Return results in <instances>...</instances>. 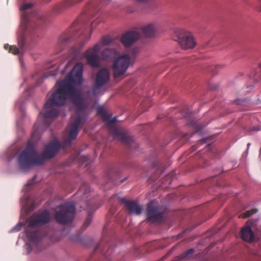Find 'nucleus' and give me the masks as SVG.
Instances as JSON below:
<instances>
[{"instance_id": "f257e3e1", "label": "nucleus", "mask_w": 261, "mask_h": 261, "mask_svg": "<svg viewBox=\"0 0 261 261\" xmlns=\"http://www.w3.org/2000/svg\"><path fill=\"white\" fill-rule=\"evenodd\" d=\"M83 72V64L77 63L65 78L57 83L56 91L44 105L45 109L51 108L55 105L63 106L67 98H69L76 108L75 115L71 117L68 136L62 142L64 149L70 147L72 141L76 138L82 117L85 115L87 108V103L74 86V85H80L82 83Z\"/></svg>"}, {"instance_id": "f03ea898", "label": "nucleus", "mask_w": 261, "mask_h": 261, "mask_svg": "<svg viewBox=\"0 0 261 261\" xmlns=\"http://www.w3.org/2000/svg\"><path fill=\"white\" fill-rule=\"evenodd\" d=\"M62 147V143L59 141L54 140L45 147L42 154L36 150L34 142L32 140L28 142L26 148L20 152L18 157V164L23 170H27L34 165L43 164L47 159L53 158Z\"/></svg>"}, {"instance_id": "7ed1b4c3", "label": "nucleus", "mask_w": 261, "mask_h": 261, "mask_svg": "<svg viewBox=\"0 0 261 261\" xmlns=\"http://www.w3.org/2000/svg\"><path fill=\"white\" fill-rule=\"evenodd\" d=\"M62 147V143L59 141L54 140L45 147L42 154L36 150L34 142L32 140L28 142L26 148L20 152L18 157V164L23 170H27L34 165L43 164L47 159L53 158Z\"/></svg>"}, {"instance_id": "20e7f679", "label": "nucleus", "mask_w": 261, "mask_h": 261, "mask_svg": "<svg viewBox=\"0 0 261 261\" xmlns=\"http://www.w3.org/2000/svg\"><path fill=\"white\" fill-rule=\"evenodd\" d=\"M45 21V18L41 14H37L33 17L24 12L22 15V22L20 25L21 31L18 37V43L20 49L16 46L5 44L4 47L14 55H18L23 50L27 37L30 36L34 38L36 34L37 27L41 26Z\"/></svg>"}, {"instance_id": "39448f33", "label": "nucleus", "mask_w": 261, "mask_h": 261, "mask_svg": "<svg viewBox=\"0 0 261 261\" xmlns=\"http://www.w3.org/2000/svg\"><path fill=\"white\" fill-rule=\"evenodd\" d=\"M77 193L81 196L82 205L81 208L86 209L88 212V217L86 219L82 228L86 229L92 222V215L94 212L99 207L95 205L96 200L91 196V191L89 186L87 184H83L80 187Z\"/></svg>"}, {"instance_id": "423d86ee", "label": "nucleus", "mask_w": 261, "mask_h": 261, "mask_svg": "<svg viewBox=\"0 0 261 261\" xmlns=\"http://www.w3.org/2000/svg\"><path fill=\"white\" fill-rule=\"evenodd\" d=\"M55 214L56 221L62 225H66L71 222L75 214V206L73 203L66 202L58 207Z\"/></svg>"}, {"instance_id": "0eeeda50", "label": "nucleus", "mask_w": 261, "mask_h": 261, "mask_svg": "<svg viewBox=\"0 0 261 261\" xmlns=\"http://www.w3.org/2000/svg\"><path fill=\"white\" fill-rule=\"evenodd\" d=\"M174 39L178 42L184 49L194 47L196 43L191 34L182 29H176L174 31Z\"/></svg>"}, {"instance_id": "6e6552de", "label": "nucleus", "mask_w": 261, "mask_h": 261, "mask_svg": "<svg viewBox=\"0 0 261 261\" xmlns=\"http://www.w3.org/2000/svg\"><path fill=\"white\" fill-rule=\"evenodd\" d=\"M117 121L116 118H111L107 121L108 126L109 127L110 133L114 136L115 138L118 139L122 141V143L126 144L128 147H132L134 142L132 139L129 137L128 135L122 131L120 130L114 123Z\"/></svg>"}, {"instance_id": "1a4fd4ad", "label": "nucleus", "mask_w": 261, "mask_h": 261, "mask_svg": "<svg viewBox=\"0 0 261 261\" xmlns=\"http://www.w3.org/2000/svg\"><path fill=\"white\" fill-rule=\"evenodd\" d=\"M130 63V58L129 55L125 54L118 57L114 61L112 69L115 78L120 77L124 74L128 69Z\"/></svg>"}, {"instance_id": "9d476101", "label": "nucleus", "mask_w": 261, "mask_h": 261, "mask_svg": "<svg viewBox=\"0 0 261 261\" xmlns=\"http://www.w3.org/2000/svg\"><path fill=\"white\" fill-rule=\"evenodd\" d=\"M100 49V43H98L93 47L88 48L83 54V57L86 59L88 64L92 67H98L99 66L101 58L98 56V54Z\"/></svg>"}, {"instance_id": "9b49d317", "label": "nucleus", "mask_w": 261, "mask_h": 261, "mask_svg": "<svg viewBox=\"0 0 261 261\" xmlns=\"http://www.w3.org/2000/svg\"><path fill=\"white\" fill-rule=\"evenodd\" d=\"M146 221L151 223H159L163 221L164 212L160 206L148 203L146 209Z\"/></svg>"}, {"instance_id": "f8f14e48", "label": "nucleus", "mask_w": 261, "mask_h": 261, "mask_svg": "<svg viewBox=\"0 0 261 261\" xmlns=\"http://www.w3.org/2000/svg\"><path fill=\"white\" fill-rule=\"evenodd\" d=\"M50 220V214L47 210H44L33 214L30 219L28 227H39L48 223Z\"/></svg>"}, {"instance_id": "ddd939ff", "label": "nucleus", "mask_w": 261, "mask_h": 261, "mask_svg": "<svg viewBox=\"0 0 261 261\" xmlns=\"http://www.w3.org/2000/svg\"><path fill=\"white\" fill-rule=\"evenodd\" d=\"M27 236L28 238L30 244H26V247L28 253H30L36 246L38 247L41 244V240L43 234L40 231H32L27 228L25 230Z\"/></svg>"}, {"instance_id": "4468645a", "label": "nucleus", "mask_w": 261, "mask_h": 261, "mask_svg": "<svg viewBox=\"0 0 261 261\" xmlns=\"http://www.w3.org/2000/svg\"><path fill=\"white\" fill-rule=\"evenodd\" d=\"M122 202L125 204V207L129 214L137 216L141 214L143 207L137 200L123 199Z\"/></svg>"}, {"instance_id": "2eb2a0df", "label": "nucleus", "mask_w": 261, "mask_h": 261, "mask_svg": "<svg viewBox=\"0 0 261 261\" xmlns=\"http://www.w3.org/2000/svg\"><path fill=\"white\" fill-rule=\"evenodd\" d=\"M140 34L134 31L124 33L121 38V42L125 47H128L135 43L140 38Z\"/></svg>"}, {"instance_id": "dca6fc26", "label": "nucleus", "mask_w": 261, "mask_h": 261, "mask_svg": "<svg viewBox=\"0 0 261 261\" xmlns=\"http://www.w3.org/2000/svg\"><path fill=\"white\" fill-rule=\"evenodd\" d=\"M76 22H74L71 27L63 33L59 38L58 44L61 48H63L64 45L67 44L75 35V29L74 27Z\"/></svg>"}, {"instance_id": "f3484780", "label": "nucleus", "mask_w": 261, "mask_h": 261, "mask_svg": "<svg viewBox=\"0 0 261 261\" xmlns=\"http://www.w3.org/2000/svg\"><path fill=\"white\" fill-rule=\"evenodd\" d=\"M83 0H65L55 5L53 8V10L55 13L60 14L63 13L66 9L80 3Z\"/></svg>"}, {"instance_id": "a211bd4d", "label": "nucleus", "mask_w": 261, "mask_h": 261, "mask_svg": "<svg viewBox=\"0 0 261 261\" xmlns=\"http://www.w3.org/2000/svg\"><path fill=\"white\" fill-rule=\"evenodd\" d=\"M118 55L119 53L115 49L107 48L102 51L100 58L102 60L111 61L115 59Z\"/></svg>"}, {"instance_id": "6ab92c4d", "label": "nucleus", "mask_w": 261, "mask_h": 261, "mask_svg": "<svg viewBox=\"0 0 261 261\" xmlns=\"http://www.w3.org/2000/svg\"><path fill=\"white\" fill-rule=\"evenodd\" d=\"M110 79V73L106 69H100L97 74L95 83L103 86Z\"/></svg>"}, {"instance_id": "aec40b11", "label": "nucleus", "mask_w": 261, "mask_h": 261, "mask_svg": "<svg viewBox=\"0 0 261 261\" xmlns=\"http://www.w3.org/2000/svg\"><path fill=\"white\" fill-rule=\"evenodd\" d=\"M241 237L245 241L251 242L254 239V234L249 226L245 227L241 230Z\"/></svg>"}, {"instance_id": "412c9836", "label": "nucleus", "mask_w": 261, "mask_h": 261, "mask_svg": "<svg viewBox=\"0 0 261 261\" xmlns=\"http://www.w3.org/2000/svg\"><path fill=\"white\" fill-rule=\"evenodd\" d=\"M59 114V110L57 109H51L48 111L45 112L43 115V117L44 118V123L46 125V126H48L50 122H48L47 119H54L58 117Z\"/></svg>"}, {"instance_id": "4be33fe9", "label": "nucleus", "mask_w": 261, "mask_h": 261, "mask_svg": "<svg viewBox=\"0 0 261 261\" xmlns=\"http://www.w3.org/2000/svg\"><path fill=\"white\" fill-rule=\"evenodd\" d=\"M156 27L154 24L150 23L142 28V32L146 37H151L154 35Z\"/></svg>"}, {"instance_id": "5701e85b", "label": "nucleus", "mask_w": 261, "mask_h": 261, "mask_svg": "<svg viewBox=\"0 0 261 261\" xmlns=\"http://www.w3.org/2000/svg\"><path fill=\"white\" fill-rule=\"evenodd\" d=\"M97 113L101 116L104 121H107L110 120V115L104 108L102 107H98L97 109Z\"/></svg>"}, {"instance_id": "b1692460", "label": "nucleus", "mask_w": 261, "mask_h": 261, "mask_svg": "<svg viewBox=\"0 0 261 261\" xmlns=\"http://www.w3.org/2000/svg\"><path fill=\"white\" fill-rule=\"evenodd\" d=\"M107 176L110 180L114 181L117 179V172L115 169H111L107 172Z\"/></svg>"}, {"instance_id": "393cba45", "label": "nucleus", "mask_w": 261, "mask_h": 261, "mask_svg": "<svg viewBox=\"0 0 261 261\" xmlns=\"http://www.w3.org/2000/svg\"><path fill=\"white\" fill-rule=\"evenodd\" d=\"M194 250L193 249H190L184 252L180 256H177L175 261H179L180 259L182 258H188L189 257L190 255L192 254L193 253H194Z\"/></svg>"}, {"instance_id": "a878e982", "label": "nucleus", "mask_w": 261, "mask_h": 261, "mask_svg": "<svg viewBox=\"0 0 261 261\" xmlns=\"http://www.w3.org/2000/svg\"><path fill=\"white\" fill-rule=\"evenodd\" d=\"M188 124L190 126L193 127L195 129L196 132H198L200 131L203 127V126H201L199 123V122L194 120H192L191 121H190Z\"/></svg>"}, {"instance_id": "bb28decb", "label": "nucleus", "mask_w": 261, "mask_h": 261, "mask_svg": "<svg viewBox=\"0 0 261 261\" xmlns=\"http://www.w3.org/2000/svg\"><path fill=\"white\" fill-rule=\"evenodd\" d=\"M95 11H97V8H96L94 3H91L86 6L85 13L86 15H91L92 12Z\"/></svg>"}, {"instance_id": "cd10ccee", "label": "nucleus", "mask_w": 261, "mask_h": 261, "mask_svg": "<svg viewBox=\"0 0 261 261\" xmlns=\"http://www.w3.org/2000/svg\"><path fill=\"white\" fill-rule=\"evenodd\" d=\"M102 86V85H101L100 84L98 85L97 84V83H95L92 88L93 95L94 96H97L100 93L101 89Z\"/></svg>"}, {"instance_id": "c85d7f7f", "label": "nucleus", "mask_w": 261, "mask_h": 261, "mask_svg": "<svg viewBox=\"0 0 261 261\" xmlns=\"http://www.w3.org/2000/svg\"><path fill=\"white\" fill-rule=\"evenodd\" d=\"M235 102H236V105L239 106V108L242 109H246L248 103L247 100L242 99H236Z\"/></svg>"}, {"instance_id": "c756f323", "label": "nucleus", "mask_w": 261, "mask_h": 261, "mask_svg": "<svg viewBox=\"0 0 261 261\" xmlns=\"http://www.w3.org/2000/svg\"><path fill=\"white\" fill-rule=\"evenodd\" d=\"M112 38L109 36H103L101 39V43L103 46L108 45L112 42Z\"/></svg>"}, {"instance_id": "7c9ffc66", "label": "nucleus", "mask_w": 261, "mask_h": 261, "mask_svg": "<svg viewBox=\"0 0 261 261\" xmlns=\"http://www.w3.org/2000/svg\"><path fill=\"white\" fill-rule=\"evenodd\" d=\"M257 211L258 210L256 208H252L250 210L247 211L243 214L242 217L244 218L249 217L253 214L256 213Z\"/></svg>"}, {"instance_id": "2f4dec72", "label": "nucleus", "mask_w": 261, "mask_h": 261, "mask_svg": "<svg viewBox=\"0 0 261 261\" xmlns=\"http://www.w3.org/2000/svg\"><path fill=\"white\" fill-rule=\"evenodd\" d=\"M33 7V5L32 4H27L22 5L20 8L21 11H25L26 10L29 9Z\"/></svg>"}, {"instance_id": "473e14b6", "label": "nucleus", "mask_w": 261, "mask_h": 261, "mask_svg": "<svg viewBox=\"0 0 261 261\" xmlns=\"http://www.w3.org/2000/svg\"><path fill=\"white\" fill-rule=\"evenodd\" d=\"M140 48L139 47H134L133 49H132V54L133 56H135L136 55H137L138 53L140 52Z\"/></svg>"}, {"instance_id": "72a5a7b5", "label": "nucleus", "mask_w": 261, "mask_h": 261, "mask_svg": "<svg viewBox=\"0 0 261 261\" xmlns=\"http://www.w3.org/2000/svg\"><path fill=\"white\" fill-rule=\"evenodd\" d=\"M35 178H36V176H35L32 179L28 181L26 186H29L32 185L35 182Z\"/></svg>"}, {"instance_id": "f704fd0d", "label": "nucleus", "mask_w": 261, "mask_h": 261, "mask_svg": "<svg viewBox=\"0 0 261 261\" xmlns=\"http://www.w3.org/2000/svg\"><path fill=\"white\" fill-rule=\"evenodd\" d=\"M256 71H254L253 72H252V73H251V77H252L253 79H254V80H257V79L258 77H259V76H260L259 74H258V76H257V77H256Z\"/></svg>"}, {"instance_id": "c9c22d12", "label": "nucleus", "mask_w": 261, "mask_h": 261, "mask_svg": "<svg viewBox=\"0 0 261 261\" xmlns=\"http://www.w3.org/2000/svg\"><path fill=\"white\" fill-rule=\"evenodd\" d=\"M111 250H112V249L111 248H109L108 250V252H105L104 254H105V255L106 256V258H107V261H110V259L108 257V256L110 254V253H111Z\"/></svg>"}, {"instance_id": "e433bc0d", "label": "nucleus", "mask_w": 261, "mask_h": 261, "mask_svg": "<svg viewBox=\"0 0 261 261\" xmlns=\"http://www.w3.org/2000/svg\"><path fill=\"white\" fill-rule=\"evenodd\" d=\"M58 72L57 71H55L54 72H51L49 74V75H50V76H55L57 74Z\"/></svg>"}, {"instance_id": "4c0bfd02", "label": "nucleus", "mask_w": 261, "mask_h": 261, "mask_svg": "<svg viewBox=\"0 0 261 261\" xmlns=\"http://www.w3.org/2000/svg\"><path fill=\"white\" fill-rule=\"evenodd\" d=\"M96 23V22L95 21H93L91 22V29L92 30L94 26L95 25V24Z\"/></svg>"}, {"instance_id": "58836bf2", "label": "nucleus", "mask_w": 261, "mask_h": 261, "mask_svg": "<svg viewBox=\"0 0 261 261\" xmlns=\"http://www.w3.org/2000/svg\"><path fill=\"white\" fill-rule=\"evenodd\" d=\"M137 1H138V2H140V3H146L148 1V0H136Z\"/></svg>"}, {"instance_id": "ea45409f", "label": "nucleus", "mask_w": 261, "mask_h": 261, "mask_svg": "<svg viewBox=\"0 0 261 261\" xmlns=\"http://www.w3.org/2000/svg\"><path fill=\"white\" fill-rule=\"evenodd\" d=\"M174 250V248H172V249H171L166 254V255H170V254H171V253L172 252V251Z\"/></svg>"}, {"instance_id": "a19ab883", "label": "nucleus", "mask_w": 261, "mask_h": 261, "mask_svg": "<svg viewBox=\"0 0 261 261\" xmlns=\"http://www.w3.org/2000/svg\"><path fill=\"white\" fill-rule=\"evenodd\" d=\"M109 1V0H101V3H103V4H107V2Z\"/></svg>"}, {"instance_id": "79ce46f5", "label": "nucleus", "mask_w": 261, "mask_h": 261, "mask_svg": "<svg viewBox=\"0 0 261 261\" xmlns=\"http://www.w3.org/2000/svg\"><path fill=\"white\" fill-rule=\"evenodd\" d=\"M45 3H48L51 0H43Z\"/></svg>"}, {"instance_id": "37998d69", "label": "nucleus", "mask_w": 261, "mask_h": 261, "mask_svg": "<svg viewBox=\"0 0 261 261\" xmlns=\"http://www.w3.org/2000/svg\"><path fill=\"white\" fill-rule=\"evenodd\" d=\"M69 65V63L67 64V65H66L65 67V70L63 71V72H65V70L66 69V68L68 67Z\"/></svg>"}, {"instance_id": "c03bdc74", "label": "nucleus", "mask_w": 261, "mask_h": 261, "mask_svg": "<svg viewBox=\"0 0 261 261\" xmlns=\"http://www.w3.org/2000/svg\"><path fill=\"white\" fill-rule=\"evenodd\" d=\"M195 149H196V147H195V146H193V147H192V151H194V150H195Z\"/></svg>"}, {"instance_id": "a18cd8bd", "label": "nucleus", "mask_w": 261, "mask_h": 261, "mask_svg": "<svg viewBox=\"0 0 261 261\" xmlns=\"http://www.w3.org/2000/svg\"><path fill=\"white\" fill-rule=\"evenodd\" d=\"M261 154V147L260 148L259 150V155H260Z\"/></svg>"}, {"instance_id": "49530a36", "label": "nucleus", "mask_w": 261, "mask_h": 261, "mask_svg": "<svg viewBox=\"0 0 261 261\" xmlns=\"http://www.w3.org/2000/svg\"><path fill=\"white\" fill-rule=\"evenodd\" d=\"M125 179H123V180H121L120 182H121V183H122L124 181H125Z\"/></svg>"}, {"instance_id": "de8ad7c7", "label": "nucleus", "mask_w": 261, "mask_h": 261, "mask_svg": "<svg viewBox=\"0 0 261 261\" xmlns=\"http://www.w3.org/2000/svg\"><path fill=\"white\" fill-rule=\"evenodd\" d=\"M202 141L203 142H204V143H205V142H206V141H205V139H203Z\"/></svg>"}, {"instance_id": "09e8293b", "label": "nucleus", "mask_w": 261, "mask_h": 261, "mask_svg": "<svg viewBox=\"0 0 261 261\" xmlns=\"http://www.w3.org/2000/svg\"><path fill=\"white\" fill-rule=\"evenodd\" d=\"M42 113H40V114H39V117H40V116H41V115H42Z\"/></svg>"}, {"instance_id": "8fccbe9b", "label": "nucleus", "mask_w": 261, "mask_h": 261, "mask_svg": "<svg viewBox=\"0 0 261 261\" xmlns=\"http://www.w3.org/2000/svg\"><path fill=\"white\" fill-rule=\"evenodd\" d=\"M250 143H248V144H247V146H249L250 145Z\"/></svg>"}]
</instances>
